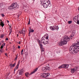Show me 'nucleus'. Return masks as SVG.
<instances>
[{"label":"nucleus","instance_id":"56","mask_svg":"<svg viewBox=\"0 0 79 79\" xmlns=\"http://www.w3.org/2000/svg\"><path fill=\"white\" fill-rule=\"evenodd\" d=\"M7 50H8L7 49H6V51H7Z\"/></svg>","mask_w":79,"mask_h":79},{"label":"nucleus","instance_id":"10","mask_svg":"<svg viewBox=\"0 0 79 79\" xmlns=\"http://www.w3.org/2000/svg\"><path fill=\"white\" fill-rule=\"evenodd\" d=\"M79 19V18L77 16H75L73 18V21L74 22H76V21H77Z\"/></svg>","mask_w":79,"mask_h":79},{"label":"nucleus","instance_id":"31","mask_svg":"<svg viewBox=\"0 0 79 79\" xmlns=\"http://www.w3.org/2000/svg\"><path fill=\"white\" fill-rule=\"evenodd\" d=\"M3 48V45H2L0 48L1 49H2V48Z\"/></svg>","mask_w":79,"mask_h":79},{"label":"nucleus","instance_id":"62","mask_svg":"<svg viewBox=\"0 0 79 79\" xmlns=\"http://www.w3.org/2000/svg\"><path fill=\"white\" fill-rule=\"evenodd\" d=\"M1 21H0V23Z\"/></svg>","mask_w":79,"mask_h":79},{"label":"nucleus","instance_id":"26","mask_svg":"<svg viewBox=\"0 0 79 79\" xmlns=\"http://www.w3.org/2000/svg\"><path fill=\"white\" fill-rule=\"evenodd\" d=\"M76 23H77L78 24H79V19L77 21H76Z\"/></svg>","mask_w":79,"mask_h":79},{"label":"nucleus","instance_id":"4","mask_svg":"<svg viewBox=\"0 0 79 79\" xmlns=\"http://www.w3.org/2000/svg\"><path fill=\"white\" fill-rule=\"evenodd\" d=\"M50 76V73H43L42 75H41V77L43 78H46L47 79L48 76Z\"/></svg>","mask_w":79,"mask_h":79},{"label":"nucleus","instance_id":"55","mask_svg":"<svg viewBox=\"0 0 79 79\" xmlns=\"http://www.w3.org/2000/svg\"><path fill=\"white\" fill-rule=\"evenodd\" d=\"M47 34L46 35H45V36H47Z\"/></svg>","mask_w":79,"mask_h":79},{"label":"nucleus","instance_id":"3","mask_svg":"<svg viewBox=\"0 0 79 79\" xmlns=\"http://www.w3.org/2000/svg\"><path fill=\"white\" fill-rule=\"evenodd\" d=\"M17 6V5H16V4L15 3H13L9 7H8V9L10 10H12L13 8H15Z\"/></svg>","mask_w":79,"mask_h":79},{"label":"nucleus","instance_id":"57","mask_svg":"<svg viewBox=\"0 0 79 79\" xmlns=\"http://www.w3.org/2000/svg\"><path fill=\"white\" fill-rule=\"evenodd\" d=\"M0 21H2V20L1 19V20H0Z\"/></svg>","mask_w":79,"mask_h":79},{"label":"nucleus","instance_id":"59","mask_svg":"<svg viewBox=\"0 0 79 79\" xmlns=\"http://www.w3.org/2000/svg\"><path fill=\"white\" fill-rule=\"evenodd\" d=\"M48 66H49V64H48Z\"/></svg>","mask_w":79,"mask_h":79},{"label":"nucleus","instance_id":"60","mask_svg":"<svg viewBox=\"0 0 79 79\" xmlns=\"http://www.w3.org/2000/svg\"><path fill=\"white\" fill-rule=\"evenodd\" d=\"M33 0V1H34V0Z\"/></svg>","mask_w":79,"mask_h":79},{"label":"nucleus","instance_id":"48","mask_svg":"<svg viewBox=\"0 0 79 79\" xmlns=\"http://www.w3.org/2000/svg\"><path fill=\"white\" fill-rule=\"evenodd\" d=\"M16 69H14V71H16Z\"/></svg>","mask_w":79,"mask_h":79},{"label":"nucleus","instance_id":"40","mask_svg":"<svg viewBox=\"0 0 79 79\" xmlns=\"http://www.w3.org/2000/svg\"><path fill=\"white\" fill-rule=\"evenodd\" d=\"M5 56H8V55H7V53H5Z\"/></svg>","mask_w":79,"mask_h":79},{"label":"nucleus","instance_id":"12","mask_svg":"<svg viewBox=\"0 0 79 79\" xmlns=\"http://www.w3.org/2000/svg\"><path fill=\"white\" fill-rule=\"evenodd\" d=\"M37 69H38V68H36L34 70V71L33 72H32L30 74V75H31V74H34L37 71Z\"/></svg>","mask_w":79,"mask_h":79},{"label":"nucleus","instance_id":"1","mask_svg":"<svg viewBox=\"0 0 79 79\" xmlns=\"http://www.w3.org/2000/svg\"><path fill=\"white\" fill-rule=\"evenodd\" d=\"M70 40V38L68 36L64 35V40L63 41H61V42L59 43V46H62L64 45L67 44V42H69Z\"/></svg>","mask_w":79,"mask_h":79},{"label":"nucleus","instance_id":"34","mask_svg":"<svg viewBox=\"0 0 79 79\" xmlns=\"http://www.w3.org/2000/svg\"><path fill=\"white\" fill-rule=\"evenodd\" d=\"M20 63V60H19V61H18V64L17 65H19Z\"/></svg>","mask_w":79,"mask_h":79},{"label":"nucleus","instance_id":"16","mask_svg":"<svg viewBox=\"0 0 79 79\" xmlns=\"http://www.w3.org/2000/svg\"><path fill=\"white\" fill-rule=\"evenodd\" d=\"M47 2H48L47 1V0H42V1H41V2L42 3V2H44L47 3Z\"/></svg>","mask_w":79,"mask_h":79},{"label":"nucleus","instance_id":"11","mask_svg":"<svg viewBox=\"0 0 79 79\" xmlns=\"http://www.w3.org/2000/svg\"><path fill=\"white\" fill-rule=\"evenodd\" d=\"M45 38L44 37H43L41 40L40 44H43V43L45 41Z\"/></svg>","mask_w":79,"mask_h":79},{"label":"nucleus","instance_id":"36","mask_svg":"<svg viewBox=\"0 0 79 79\" xmlns=\"http://www.w3.org/2000/svg\"><path fill=\"white\" fill-rule=\"evenodd\" d=\"M2 5H3V4L2 3H0V7H1Z\"/></svg>","mask_w":79,"mask_h":79},{"label":"nucleus","instance_id":"6","mask_svg":"<svg viewBox=\"0 0 79 79\" xmlns=\"http://www.w3.org/2000/svg\"><path fill=\"white\" fill-rule=\"evenodd\" d=\"M42 69L43 72H46L47 70L48 71H50V67L46 66L44 68H43Z\"/></svg>","mask_w":79,"mask_h":79},{"label":"nucleus","instance_id":"15","mask_svg":"<svg viewBox=\"0 0 79 79\" xmlns=\"http://www.w3.org/2000/svg\"><path fill=\"white\" fill-rule=\"evenodd\" d=\"M3 23V22L2 21L1 23V24L0 25V26H1L2 27H3L4 26V25H5L4 23Z\"/></svg>","mask_w":79,"mask_h":79},{"label":"nucleus","instance_id":"8","mask_svg":"<svg viewBox=\"0 0 79 79\" xmlns=\"http://www.w3.org/2000/svg\"><path fill=\"white\" fill-rule=\"evenodd\" d=\"M50 29H52V30H53V31H54L55 29H56L57 30L58 29V27H50Z\"/></svg>","mask_w":79,"mask_h":79},{"label":"nucleus","instance_id":"20","mask_svg":"<svg viewBox=\"0 0 79 79\" xmlns=\"http://www.w3.org/2000/svg\"><path fill=\"white\" fill-rule=\"evenodd\" d=\"M21 72H22L23 73V72L24 71V69H22L21 70Z\"/></svg>","mask_w":79,"mask_h":79},{"label":"nucleus","instance_id":"41","mask_svg":"<svg viewBox=\"0 0 79 79\" xmlns=\"http://www.w3.org/2000/svg\"><path fill=\"white\" fill-rule=\"evenodd\" d=\"M6 40H8V38L6 39Z\"/></svg>","mask_w":79,"mask_h":79},{"label":"nucleus","instance_id":"32","mask_svg":"<svg viewBox=\"0 0 79 79\" xmlns=\"http://www.w3.org/2000/svg\"><path fill=\"white\" fill-rule=\"evenodd\" d=\"M1 15L2 17H4L5 16V15H4V14H1Z\"/></svg>","mask_w":79,"mask_h":79},{"label":"nucleus","instance_id":"30","mask_svg":"<svg viewBox=\"0 0 79 79\" xmlns=\"http://www.w3.org/2000/svg\"><path fill=\"white\" fill-rule=\"evenodd\" d=\"M74 36V35L72 34V35L70 36V37H73Z\"/></svg>","mask_w":79,"mask_h":79},{"label":"nucleus","instance_id":"5","mask_svg":"<svg viewBox=\"0 0 79 79\" xmlns=\"http://www.w3.org/2000/svg\"><path fill=\"white\" fill-rule=\"evenodd\" d=\"M38 44L40 46V47L41 48V53L43 52V53H44V48L42 47V44L40 43V40H39L38 41Z\"/></svg>","mask_w":79,"mask_h":79},{"label":"nucleus","instance_id":"50","mask_svg":"<svg viewBox=\"0 0 79 79\" xmlns=\"http://www.w3.org/2000/svg\"><path fill=\"white\" fill-rule=\"evenodd\" d=\"M4 42V41H2V43H3V42Z\"/></svg>","mask_w":79,"mask_h":79},{"label":"nucleus","instance_id":"45","mask_svg":"<svg viewBox=\"0 0 79 79\" xmlns=\"http://www.w3.org/2000/svg\"><path fill=\"white\" fill-rule=\"evenodd\" d=\"M28 11V10H25V12H27V11Z\"/></svg>","mask_w":79,"mask_h":79},{"label":"nucleus","instance_id":"21","mask_svg":"<svg viewBox=\"0 0 79 79\" xmlns=\"http://www.w3.org/2000/svg\"><path fill=\"white\" fill-rule=\"evenodd\" d=\"M18 67H19V65L17 64L15 67V69H18Z\"/></svg>","mask_w":79,"mask_h":79},{"label":"nucleus","instance_id":"33","mask_svg":"<svg viewBox=\"0 0 79 79\" xmlns=\"http://www.w3.org/2000/svg\"><path fill=\"white\" fill-rule=\"evenodd\" d=\"M9 29L10 31H12L11 30V26H10L9 27Z\"/></svg>","mask_w":79,"mask_h":79},{"label":"nucleus","instance_id":"51","mask_svg":"<svg viewBox=\"0 0 79 79\" xmlns=\"http://www.w3.org/2000/svg\"><path fill=\"white\" fill-rule=\"evenodd\" d=\"M28 35L29 36H30V33H29Z\"/></svg>","mask_w":79,"mask_h":79},{"label":"nucleus","instance_id":"13","mask_svg":"<svg viewBox=\"0 0 79 79\" xmlns=\"http://www.w3.org/2000/svg\"><path fill=\"white\" fill-rule=\"evenodd\" d=\"M43 44L44 45H46V44H48V41L47 40L45 39V40Z\"/></svg>","mask_w":79,"mask_h":79},{"label":"nucleus","instance_id":"23","mask_svg":"<svg viewBox=\"0 0 79 79\" xmlns=\"http://www.w3.org/2000/svg\"><path fill=\"white\" fill-rule=\"evenodd\" d=\"M17 59H18V55L16 56V57L15 58L14 60L16 61V60H17Z\"/></svg>","mask_w":79,"mask_h":79},{"label":"nucleus","instance_id":"29","mask_svg":"<svg viewBox=\"0 0 79 79\" xmlns=\"http://www.w3.org/2000/svg\"><path fill=\"white\" fill-rule=\"evenodd\" d=\"M31 32H34V30L33 29H31V30H30Z\"/></svg>","mask_w":79,"mask_h":79},{"label":"nucleus","instance_id":"25","mask_svg":"<svg viewBox=\"0 0 79 79\" xmlns=\"http://www.w3.org/2000/svg\"><path fill=\"white\" fill-rule=\"evenodd\" d=\"M3 37H4V36L3 35H1V36H0V38H3Z\"/></svg>","mask_w":79,"mask_h":79},{"label":"nucleus","instance_id":"17","mask_svg":"<svg viewBox=\"0 0 79 79\" xmlns=\"http://www.w3.org/2000/svg\"><path fill=\"white\" fill-rule=\"evenodd\" d=\"M23 74V73L22 72H21L20 71L19 72V75H20L21 76V75H22V74Z\"/></svg>","mask_w":79,"mask_h":79},{"label":"nucleus","instance_id":"49","mask_svg":"<svg viewBox=\"0 0 79 79\" xmlns=\"http://www.w3.org/2000/svg\"><path fill=\"white\" fill-rule=\"evenodd\" d=\"M31 31H29V34H30V33H31Z\"/></svg>","mask_w":79,"mask_h":79},{"label":"nucleus","instance_id":"54","mask_svg":"<svg viewBox=\"0 0 79 79\" xmlns=\"http://www.w3.org/2000/svg\"><path fill=\"white\" fill-rule=\"evenodd\" d=\"M19 35H17V37H18V36Z\"/></svg>","mask_w":79,"mask_h":79},{"label":"nucleus","instance_id":"46","mask_svg":"<svg viewBox=\"0 0 79 79\" xmlns=\"http://www.w3.org/2000/svg\"><path fill=\"white\" fill-rule=\"evenodd\" d=\"M19 44H21V41H19Z\"/></svg>","mask_w":79,"mask_h":79},{"label":"nucleus","instance_id":"39","mask_svg":"<svg viewBox=\"0 0 79 79\" xmlns=\"http://www.w3.org/2000/svg\"><path fill=\"white\" fill-rule=\"evenodd\" d=\"M0 52L1 53H2V49H1L0 50Z\"/></svg>","mask_w":79,"mask_h":79},{"label":"nucleus","instance_id":"24","mask_svg":"<svg viewBox=\"0 0 79 79\" xmlns=\"http://www.w3.org/2000/svg\"><path fill=\"white\" fill-rule=\"evenodd\" d=\"M10 68H13V64H10Z\"/></svg>","mask_w":79,"mask_h":79},{"label":"nucleus","instance_id":"37","mask_svg":"<svg viewBox=\"0 0 79 79\" xmlns=\"http://www.w3.org/2000/svg\"><path fill=\"white\" fill-rule=\"evenodd\" d=\"M10 34L11 33V32H12V30H10Z\"/></svg>","mask_w":79,"mask_h":79},{"label":"nucleus","instance_id":"58","mask_svg":"<svg viewBox=\"0 0 79 79\" xmlns=\"http://www.w3.org/2000/svg\"><path fill=\"white\" fill-rule=\"evenodd\" d=\"M1 45V43H0V46Z\"/></svg>","mask_w":79,"mask_h":79},{"label":"nucleus","instance_id":"18","mask_svg":"<svg viewBox=\"0 0 79 79\" xmlns=\"http://www.w3.org/2000/svg\"><path fill=\"white\" fill-rule=\"evenodd\" d=\"M25 76L26 77H28V75H29V73H26L25 74Z\"/></svg>","mask_w":79,"mask_h":79},{"label":"nucleus","instance_id":"7","mask_svg":"<svg viewBox=\"0 0 79 79\" xmlns=\"http://www.w3.org/2000/svg\"><path fill=\"white\" fill-rule=\"evenodd\" d=\"M71 72L72 73H75L77 70V68L75 67L73 69H71Z\"/></svg>","mask_w":79,"mask_h":79},{"label":"nucleus","instance_id":"52","mask_svg":"<svg viewBox=\"0 0 79 79\" xmlns=\"http://www.w3.org/2000/svg\"><path fill=\"white\" fill-rule=\"evenodd\" d=\"M21 54L22 55H23V52H21Z\"/></svg>","mask_w":79,"mask_h":79},{"label":"nucleus","instance_id":"38","mask_svg":"<svg viewBox=\"0 0 79 79\" xmlns=\"http://www.w3.org/2000/svg\"><path fill=\"white\" fill-rule=\"evenodd\" d=\"M2 45V46L3 45V47H4V46L5 45V43H3Z\"/></svg>","mask_w":79,"mask_h":79},{"label":"nucleus","instance_id":"47","mask_svg":"<svg viewBox=\"0 0 79 79\" xmlns=\"http://www.w3.org/2000/svg\"><path fill=\"white\" fill-rule=\"evenodd\" d=\"M6 21H7V23H9V21L8 20H7Z\"/></svg>","mask_w":79,"mask_h":79},{"label":"nucleus","instance_id":"35","mask_svg":"<svg viewBox=\"0 0 79 79\" xmlns=\"http://www.w3.org/2000/svg\"><path fill=\"white\" fill-rule=\"evenodd\" d=\"M27 24H30V19H29V21L28 22V23Z\"/></svg>","mask_w":79,"mask_h":79},{"label":"nucleus","instance_id":"53","mask_svg":"<svg viewBox=\"0 0 79 79\" xmlns=\"http://www.w3.org/2000/svg\"><path fill=\"white\" fill-rule=\"evenodd\" d=\"M2 10V9H1V8H0V11H1Z\"/></svg>","mask_w":79,"mask_h":79},{"label":"nucleus","instance_id":"43","mask_svg":"<svg viewBox=\"0 0 79 79\" xmlns=\"http://www.w3.org/2000/svg\"><path fill=\"white\" fill-rule=\"evenodd\" d=\"M23 51H24V49H22V51H21V52H23Z\"/></svg>","mask_w":79,"mask_h":79},{"label":"nucleus","instance_id":"2","mask_svg":"<svg viewBox=\"0 0 79 79\" xmlns=\"http://www.w3.org/2000/svg\"><path fill=\"white\" fill-rule=\"evenodd\" d=\"M41 5H43V6L44 8H47V7H48V6L50 7V6H52V5L50 4V2L49 0H48L47 2H46V3L44 2L43 3L41 2Z\"/></svg>","mask_w":79,"mask_h":79},{"label":"nucleus","instance_id":"61","mask_svg":"<svg viewBox=\"0 0 79 79\" xmlns=\"http://www.w3.org/2000/svg\"><path fill=\"white\" fill-rule=\"evenodd\" d=\"M71 39H72V38H71Z\"/></svg>","mask_w":79,"mask_h":79},{"label":"nucleus","instance_id":"14","mask_svg":"<svg viewBox=\"0 0 79 79\" xmlns=\"http://www.w3.org/2000/svg\"><path fill=\"white\" fill-rule=\"evenodd\" d=\"M25 31L22 30L21 31H19V33L22 34H25Z\"/></svg>","mask_w":79,"mask_h":79},{"label":"nucleus","instance_id":"27","mask_svg":"<svg viewBox=\"0 0 79 79\" xmlns=\"http://www.w3.org/2000/svg\"><path fill=\"white\" fill-rule=\"evenodd\" d=\"M48 39V36H47L46 37V38H45V39H46V40H47V39Z\"/></svg>","mask_w":79,"mask_h":79},{"label":"nucleus","instance_id":"19","mask_svg":"<svg viewBox=\"0 0 79 79\" xmlns=\"http://www.w3.org/2000/svg\"><path fill=\"white\" fill-rule=\"evenodd\" d=\"M58 68H63V65H61Z\"/></svg>","mask_w":79,"mask_h":79},{"label":"nucleus","instance_id":"22","mask_svg":"<svg viewBox=\"0 0 79 79\" xmlns=\"http://www.w3.org/2000/svg\"><path fill=\"white\" fill-rule=\"evenodd\" d=\"M68 24H71V23H72V21H68Z\"/></svg>","mask_w":79,"mask_h":79},{"label":"nucleus","instance_id":"9","mask_svg":"<svg viewBox=\"0 0 79 79\" xmlns=\"http://www.w3.org/2000/svg\"><path fill=\"white\" fill-rule=\"evenodd\" d=\"M62 67L63 68H68L69 67V65L68 64H62Z\"/></svg>","mask_w":79,"mask_h":79},{"label":"nucleus","instance_id":"28","mask_svg":"<svg viewBox=\"0 0 79 79\" xmlns=\"http://www.w3.org/2000/svg\"><path fill=\"white\" fill-rule=\"evenodd\" d=\"M15 65H16V63H15L12 65V67H15Z\"/></svg>","mask_w":79,"mask_h":79},{"label":"nucleus","instance_id":"42","mask_svg":"<svg viewBox=\"0 0 79 79\" xmlns=\"http://www.w3.org/2000/svg\"><path fill=\"white\" fill-rule=\"evenodd\" d=\"M21 48V47H20V46H18V48L19 49V48Z\"/></svg>","mask_w":79,"mask_h":79},{"label":"nucleus","instance_id":"44","mask_svg":"<svg viewBox=\"0 0 79 79\" xmlns=\"http://www.w3.org/2000/svg\"><path fill=\"white\" fill-rule=\"evenodd\" d=\"M29 29L30 30H31V27H29Z\"/></svg>","mask_w":79,"mask_h":79}]
</instances>
